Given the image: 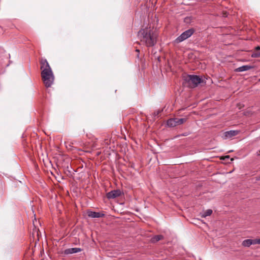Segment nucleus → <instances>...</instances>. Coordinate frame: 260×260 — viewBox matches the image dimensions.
I'll use <instances>...</instances> for the list:
<instances>
[{
    "mask_svg": "<svg viewBox=\"0 0 260 260\" xmlns=\"http://www.w3.org/2000/svg\"><path fill=\"white\" fill-rule=\"evenodd\" d=\"M138 37L142 43L150 47L154 46L156 43L158 34L150 28H145L138 32Z\"/></svg>",
    "mask_w": 260,
    "mask_h": 260,
    "instance_id": "obj_1",
    "label": "nucleus"
},
{
    "mask_svg": "<svg viewBox=\"0 0 260 260\" xmlns=\"http://www.w3.org/2000/svg\"><path fill=\"white\" fill-rule=\"evenodd\" d=\"M41 76L46 87H49L53 84L54 77L52 71L48 62L45 58L40 60Z\"/></svg>",
    "mask_w": 260,
    "mask_h": 260,
    "instance_id": "obj_2",
    "label": "nucleus"
},
{
    "mask_svg": "<svg viewBox=\"0 0 260 260\" xmlns=\"http://www.w3.org/2000/svg\"><path fill=\"white\" fill-rule=\"evenodd\" d=\"M183 84L189 88H195L203 82V79L200 76L196 75H186L183 76Z\"/></svg>",
    "mask_w": 260,
    "mask_h": 260,
    "instance_id": "obj_3",
    "label": "nucleus"
},
{
    "mask_svg": "<svg viewBox=\"0 0 260 260\" xmlns=\"http://www.w3.org/2000/svg\"><path fill=\"white\" fill-rule=\"evenodd\" d=\"M194 32L193 28L189 29L182 33L176 39L177 43H180L189 38Z\"/></svg>",
    "mask_w": 260,
    "mask_h": 260,
    "instance_id": "obj_4",
    "label": "nucleus"
},
{
    "mask_svg": "<svg viewBox=\"0 0 260 260\" xmlns=\"http://www.w3.org/2000/svg\"><path fill=\"white\" fill-rule=\"evenodd\" d=\"M121 191L119 189L113 190L107 193V197L108 199H114L120 196Z\"/></svg>",
    "mask_w": 260,
    "mask_h": 260,
    "instance_id": "obj_5",
    "label": "nucleus"
},
{
    "mask_svg": "<svg viewBox=\"0 0 260 260\" xmlns=\"http://www.w3.org/2000/svg\"><path fill=\"white\" fill-rule=\"evenodd\" d=\"M239 134L238 131H229L224 133L223 138L224 139L231 138L232 137L236 136Z\"/></svg>",
    "mask_w": 260,
    "mask_h": 260,
    "instance_id": "obj_6",
    "label": "nucleus"
},
{
    "mask_svg": "<svg viewBox=\"0 0 260 260\" xmlns=\"http://www.w3.org/2000/svg\"><path fill=\"white\" fill-rule=\"evenodd\" d=\"M88 216L91 218H100L105 216V214L100 212H96L94 211H88Z\"/></svg>",
    "mask_w": 260,
    "mask_h": 260,
    "instance_id": "obj_7",
    "label": "nucleus"
},
{
    "mask_svg": "<svg viewBox=\"0 0 260 260\" xmlns=\"http://www.w3.org/2000/svg\"><path fill=\"white\" fill-rule=\"evenodd\" d=\"M167 124L169 127H174L178 125L177 118H171L167 121Z\"/></svg>",
    "mask_w": 260,
    "mask_h": 260,
    "instance_id": "obj_8",
    "label": "nucleus"
},
{
    "mask_svg": "<svg viewBox=\"0 0 260 260\" xmlns=\"http://www.w3.org/2000/svg\"><path fill=\"white\" fill-rule=\"evenodd\" d=\"M81 251V249L80 248H71L65 250L64 253L67 254H69L77 253Z\"/></svg>",
    "mask_w": 260,
    "mask_h": 260,
    "instance_id": "obj_9",
    "label": "nucleus"
},
{
    "mask_svg": "<svg viewBox=\"0 0 260 260\" xmlns=\"http://www.w3.org/2000/svg\"><path fill=\"white\" fill-rule=\"evenodd\" d=\"M252 68V67L250 66L244 65V66H241V67H240L237 68L235 70V71L237 72H242L248 71Z\"/></svg>",
    "mask_w": 260,
    "mask_h": 260,
    "instance_id": "obj_10",
    "label": "nucleus"
},
{
    "mask_svg": "<svg viewBox=\"0 0 260 260\" xmlns=\"http://www.w3.org/2000/svg\"><path fill=\"white\" fill-rule=\"evenodd\" d=\"M253 245V239H246L242 242V245L244 247H249Z\"/></svg>",
    "mask_w": 260,
    "mask_h": 260,
    "instance_id": "obj_11",
    "label": "nucleus"
},
{
    "mask_svg": "<svg viewBox=\"0 0 260 260\" xmlns=\"http://www.w3.org/2000/svg\"><path fill=\"white\" fill-rule=\"evenodd\" d=\"M163 238V236L162 235H156L152 237L151 239V241L153 243H155L159 241Z\"/></svg>",
    "mask_w": 260,
    "mask_h": 260,
    "instance_id": "obj_12",
    "label": "nucleus"
},
{
    "mask_svg": "<svg viewBox=\"0 0 260 260\" xmlns=\"http://www.w3.org/2000/svg\"><path fill=\"white\" fill-rule=\"evenodd\" d=\"M212 213V210L211 209H208L205 212H204L202 214L201 216L202 217H206L208 216H210Z\"/></svg>",
    "mask_w": 260,
    "mask_h": 260,
    "instance_id": "obj_13",
    "label": "nucleus"
},
{
    "mask_svg": "<svg viewBox=\"0 0 260 260\" xmlns=\"http://www.w3.org/2000/svg\"><path fill=\"white\" fill-rule=\"evenodd\" d=\"M186 119L185 118H177V121L178 125L181 124L183 123L184 122H185Z\"/></svg>",
    "mask_w": 260,
    "mask_h": 260,
    "instance_id": "obj_14",
    "label": "nucleus"
},
{
    "mask_svg": "<svg viewBox=\"0 0 260 260\" xmlns=\"http://www.w3.org/2000/svg\"><path fill=\"white\" fill-rule=\"evenodd\" d=\"M253 245L260 244V239H253Z\"/></svg>",
    "mask_w": 260,
    "mask_h": 260,
    "instance_id": "obj_15",
    "label": "nucleus"
},
{
    "mask_svg": "<svg viewBox=\"0 0 260 260\" xmlns=\"http://www.w3.org/2000/svg\"><path fill=\"white\" fill-rule=\"evenodd\" d=\"M252 57H259L260 56V54H257V53H253L251 55Z\"/></svg>",
    "mask_w": 260,
    "mask_h": 260,
    "instance_id": "obj_16",
    "label": "nucleus"
},
{
    "mask_svg": "<svg viewBox=\"0 0 260 260\" xmlns=\"http://www.w3.org/2000/svg\"><path fill=\"white\" fill-rule=\"evenodd\" d=\"M256 180H260V175L256 178Z\"/></svg>",
    "mask_w": 260,
    "mask_h": 260,
    "instance_id": "obj_17",
    "label": "nucleus"
},
{
    "mask_svg": "<svg viewBox=\"0 0 260 260\" xmlns=\"http://www.w3.org/2000/svg\"><path fill=\"white\" fill-rule=\"evenodd\" d=\"M223 16L224 17H226L227 16L226 13H224V15H223Z\"/></svg>",
    "mask_w": 260,
    "mask_h": 260,
    "instance_id": "obj_18",
    "label": "nucleus"
},
{
    "mask_svg": "<svg viewBox=\"0 0 260 260\" xmlns=\"http://www.w3.org/2000/svg\"><path fill=\"white\" fill-rule=\"evenodd\" d=\"M256 49H260V47L259 46H257L256 48Z\"/></svg>",
    "mask_w": 260,
    "mask_h": 260,
    "instance_id": "obj_19",
    "label": "nucleus"
},
{
    "mask_svg": "<svg viewBox=\"0 0 260 260\" xmlns=\"http://www.w3.org/2000/svg\"><path fill=\"white\" fill-rule=\"evenodd\" d=\"M225 157L229 158L230 157V156H226Z\"/></svg>",
    "mask_w": 260,
    "mask_h": 260,
    "instance_id": "obj_20",
    "label": "nucleus"
},
{
    "mask_svg": "<svg viewBox=\"0 0 260 260\" xmlns=\"http://www.w3.org/2000/svg\"><path fill=\"white\" fill-rule=\"evenodd\" d=\"M136 51H137V52H139V50L138 49H137V50H136Z\"/></svg>",
    "mask_w": 260,
    "mask_h": 260,
    "instance_id": "obj_21",
    "label": "nucleus"
}]
</instances>
